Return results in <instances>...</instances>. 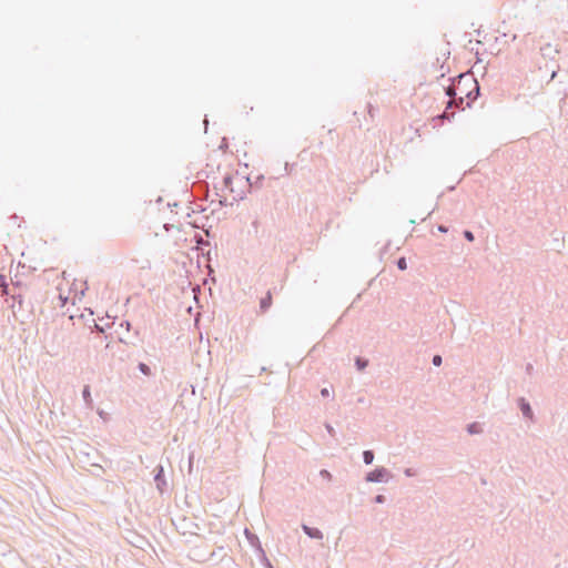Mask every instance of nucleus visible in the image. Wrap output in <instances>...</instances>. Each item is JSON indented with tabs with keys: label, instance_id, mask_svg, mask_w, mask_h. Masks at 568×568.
Here are the masks:
<instances>
[{
	"label": "nucleus",
	"instance_id": "f257e3e1",
	"mask_svg": "<svg viewBox=\"0 0 568 568\" xmlns=\"http://www.w3.org/2000/svg\"><path fill=\"white\" fill-rule=\"evenodd\" d=\"M28 287L21 282L12 284V288H9L7 284L1 287L2 295H7L12 301L9 307L12 310L14 316L20 314L22 317H27L33 308L31 301H27Z\"/></svg>",
	"mask_w": 568,
	"mask_h": 568
},
{
	"label": "nucleus",
	"instance_id": "f03ea898",
	"mask_svg": "<svg viewBox=\"0 0 568 568\" xmlns=\"http://www.w3.org/2000/svg\"><path fill=\"white\" fill-rule=\"evenodd\" d=\"M457 95V108L464 110L463 105L465 98L468 99L466 106L470 108L471 103L479 95V83L469 73H460L458 77L454 78Z\"/></svg>",
	"mask_w": 568,
	"mask_h": 568
},
{
	"label": "nucleus",
	"instance_id": "7ed1b4c3",
	"mask_svg": "<svg viewBox=\"0 0 568 568\" xmlns=\"http://www.w3.org/2000/svg\"><path fill=\"white\" fill-rule=\"evenodd\" d=\"M444 90H445V94L447 97H449V100L447 101L446 109L444 110V112L433 119L434 122L439 121L443 123L444 121H450L455 115L454 112L453 113L448 112L449 109L457 106L458 92H456L454 78L452 79V83L449 85H447Z\"/></svg>",
	"mask_w": 568,
	"mask_h": 568
},
{
	"label": "nucleus",
	"instance_id": "20e7f679",
	"mask_svg": "<svg viewBox=\"0 0 568 568\" xmlns=\"http://www.w3.org/2000/svg\"><path fill=\"white\" fill-rule=\"evenodd\" d=\"M390 478V473L385 467H377L366 474L365 480L368 483H383Z\"/></svg>",
	"mask_w": 568,
	"mask_h": 568
},
{
	"label": "nucleus",
	"instance_id": "39448f33",
	"mask_svg": "<svg viewBox=\"0 0 568 568\" xmlns=\"http://www.w3.org/2000/svg\"><path fill=\"white\" fill-rule=\"evenodd\" d=\"M154 483L156 489L163 494L166 490L168 484L164 476V468L162 465H158L154 469Z\"/></svg>",
	"mask_w": 568,
	"mask_h": 568
},
{
	"label": "nucleus",
	"instance_id": "423d86ee",
	"mask_svg": "<svg viewBox=\"0 0 568 568\" xmlns=\"http://www.w3.org/2000/svg\"><path fill=\"white\" fill-rule=\"evenodd\" d=\"M302 530L312 539L322 540L324 537L323 532L318 528L310 527L305 524L302 525Z\"/></svg>",
	"mask_w": 568,
	"mask_h": 568
},
{
	"label": "nucleus",
	"instance_id": "0eeeda50",
	"mask_svg": "<svg viewBox=\"0 0 568 568\" xmlns=\"http://www.w3.org/2000/svg\"><path fill=\"white\" fill-rule=\"evenodd\" d=\"M518 406L526 418L532 419L534 412L530 404L524 397L518 398Z\"/></svg>",
	"mask_w": 568,
	"mask_h": 568
},
{
	"label": "nucleus",
	"instance_id": "6e6552de",
	"mask_svg": "<svg viewBox=\"0 0 568 568\" xmlns=\"http://www.w3.org/2000/svg\"><path fill=\"white\" fill-rule=\"evenodd\" d=\"M272 293L268 291L264 297L260 301V311L261 313H265L272 306Z\"/></svg>",
	"mask_w": 568,
	"mask_h": 568
},
{
	"label": "nucleus",
	"instance_id": "1a4fd4ad",
	"mask_svg": "<svg viewBox=\"0 0 568 568\" xmlns=\"http://www.w3.org/2000/svg\"><path fill=\"white\" fill-rule=\"evenodd\" d=\"M541 55L545 58L555 59V54H557L559 51L554 48L550 43H546L540 48Z\"/></svg>",
	"mask_w": 568,
	"mask_h": 568
},
{
	"label": "nucleus",
	"instance_id": "9d476101",
	"mask_svg": "<svg viewBox=\"0 0 568 568\" xmlns=\"http://www.w3.org/2000/svg\"><path fill=\"white\" fill-rule=\"evenodd\" d=\"M244 534L248 542L255 548L256 552L258 551V545H262L258 537L251 532L247 528H245Z\"/></svg>",
	"mask_w": 568,
	"mask_h": 568
},
{
	"label": "nucleus",
	"instance_id": "9b49d317",
	"mask_svg": "<svg viewBox=\"0 0 568 568\" xmlns=\"http://www.w3.org/2000/svg\"><path fill=\"white\" fill-rule=\"evenodd\" d=\"M82 397L88 408L93 407V399L91 397L90 386L85 385L82 389Z\"/></svg>",
	"mask_w": 568,
	"mask_h": 568
},
{
	"label": "nucleus",
	"instance_id": "f8f14e48",
	"mask_svg": "<svg viewBox=\"0 0 568 568\" xmlns=\"http://www.w3.org/2000/svg\"><path fill=\"white\" fill-rule=\"evenodd\" d=\"M257 556L265 568H273L270 559L267 558L262 545H258Z\"/></svg>",
	"mask_w": 568,
	"mask_h": 568
},
{
	"label": "nucleus",
	"instance_id": "ddd939ff",
	"mask_svg": "<svg viewBox=\"0 0 568 568\" xmlns=\"http://www.w3.org/2000/svg\"><path fill=\"white\" fill-rule=\"evenodd\" d=\"M467 432L470 435L480 434L483 432V428L479 423L474 422L467 425Z\"/></svg>",
	"mask_w": 568,
	"mask_h": 568
},
{
	"label": "nucleus",
	"instance_id": "4468645a",
	"mask_svg": "<svg viewBox=\"0 0 568 568\" xmlns=\"http://www.w3.org/2000/svg\"><path fill=\"white\" fill-rule=\"evenodd\" d=\"M355 366L358 371H364L368 366V359L357 356L355 358Z\"/></svg>",
	"mask_w": 568,
	"mask_h": 568
},
{
	"label": "nucleus",
	"instance_id": "2eb2a0df",
	"mask_svg": "<svg viewBox=\"0 0 568 568\" xmlns=\"http://www.w3.org/2000/svg\"><path fill=\"white\" fill-rule=\"evenodd\" d=\"M263 180H264V175L260 174L255 178L254 181H252L251 178H247L246 182L248 183L250 187H254V186L261 187Z\"/></svg>",
	"mask_w": 568,
	"mask_h": 568
},
{
	"label": "nucleus",
	"instance_id": "dca6fc26",
	"mask_svg": "<svg viewBox=\"0 0 568 568\" xmlns=\"http://www.w3.org/2000/svg\"><path fill=\"white\" fill-rule=\"evenodd\" d=\"M374 452L373 450H364L363 452V462L366 465H371L374 462Z\"/></svg>",
	"mask_w": 568,
	"mask_h": 568
},
{
	"label": "nucleus",
	"instance_id": "f3484780",
	"mask_svg": "<svg viewBox=\"0 0 568 568\" xmlns=\"http://www.w3.org/2000/svg\"><path fill=\"white\" fill-rule=\"evenodd\" d=\"M138 368L145 376H150L151 375V368L145 363H139Z\"/></svg>",
	"mask_w": 568,
	"mask_h": 568
},
{
	"label": "nucleus",
	"instance_id": "a211bd4d",
	"mask_svg": "<svg viewBox=\"0 0 568 568\" xmlns=\"http://www.w3.org/2000/svg\"><path fill=\"white\" fill-rule=\"evenodd\" d=\"M398 270L405 271L407 268V262L405 257H399L396 262Z\"/></svg>",
	"mask_w": 568,
	"mask_h": 568
},
{
	"label": "nucleus",
	"instance_id": "6ab92c4d",
	"mask_svg": "<svg viewBox=\"0 0 568 568\" xmlns=\"http://www.w3.org/2000/svg\"><path fill=\"white\" fill-rule=\"evenodd\" d=\"M320 476L327 481H331L333 479L332 474L327 469H322L320 471Z\"/></svg>",
	"mask_w": 568,
	"mask_h": 568
},
{
	"label": "nucleus",
	"instance_id": "aec40b11",
	"mask_svg": "<svg viewBox=\"0 0 568 568\" xmlns=\"http://www.w3.org/2000/svg\"><path fill=\"white\" fill-rule=\"evenodd\" d=\"M232 181H233V179L229 174L223 178V183H224L225 187L230 189L231 191H233V189L231 187Z\"/></svg>",
	"mask_w": 568,
	"mask_h": 568
},
{
	"label": "nucleus",
	"instance_id": "412c9836",
	"mask_svg": "<svg viewBox=\"0 0 568 568\" xmlns=\"http://www.w3.org/2000/svg\"><path fill=\"white\" fill-rule=\"evenodd\" d=\"M432 363H433L434 366H437V367L440 366L442 363H443L442 356L438 355V354L434 355L433 358H432Z\"/></svg>",
	"mask_w": 568,
	"mask_h": 568
},
{
	"label": "nucleus",
	"instance_id": "4be33fe9",
	"mask_svg": "<svg viewBox=\"0 0 568 568\" xmlns=\"http://www.w3.org/2000/svg\"><path fill=\"white\" fill-rule=\"evenodd\" d=\"M463 235H464V237H465L467 241H469V242H473V241L475 240V235H474V233H473L471 231H469V230H465V231L463 232Z\"/></svg>",
	"mask_w": 568,
	"mask_h": 568
},
{
	"label": "nucleus",
	"instance_id": "5701e85b",
	"mask_svg": "<svg viewBox=\"0 0 568 568\" xmlns=\"http://www.w3.org/2000/svg\"><path fill=\"white\" fill-rule=\"evenodd\" d=\"M325 428L327 430V433L332 436V437H335L336 436V432L334 429V427L328 424V423H325Z\"/></svg>",
	"mask_w": 568,
	"mask_h": 568
},
{
	"label": "nucleus",
	"instance_id": "b1692460",
	"mask_svg": "<svg viewBox=\"0 0 568 568\" xmlns=\"http://www.w3.org/2000/svg\"><path fill=\"white\" fill-rule=\"evenodd\" d=\"M374 501L376 504H384L386 501V497L384 495H376L374 497Z\"/></svg>",
	"mask_w": 568,
	"mask_h": 568
},
{
	"label": "nucleus",
	"instance_id": "393cba45",
	"mask_svg": "<svg viewBox=\"0 0 568 568\" xmlns=\"http://www.w3.org/2000/svg\"><path fill=\"white\" fill-rule=\"evenodd\" d=\"M404 474L407 476V477H413L416 475V471L413 469V468H406L404 470Z\"/></svg>",
	"mask_w": 568,
	"mask_h": 568
},
{
	"label": "nucleus",
	"instance_id": "a878e982",
	"mask_svg": "<svg viewBox=\"0 0 568 568\" xmlns=\"http://www.w3.org/2000/svg\"><path fill=\"white\" fill-rule=\"evenodd\" d=\"M525 371L528 375H531L534 373V366L532 364L528 363L525 367Z\"/></svg>",
	"mask_w": 568,
	"mask_h": 568
},
{
	"label": "nucleus",
	"instance_id": "bb28decb",
	"mask_svg": "<svg viewBox=\"0 0 568 568\" xmlns=\"http://www.w3.org/2000/svg\"><path fill=\"white\" fill-rule=\"evenodd\" d=\"M321 395L323 397H328L331 395L328 388H322L321 389Z\"/></svg>",
	"mask_w": 568,
	"mask_h": 568
},
{
	"label": "nucleus",
	"instance_id": "cd10ccee",
	"mask_svg": "<svg viewBox=\"0 0 568 568\" xmlns=\"http://www.w3.org/2000/svg\"><path fill=\"white\" fill-rule=\"evenodd\" d=\"M375 111L376 109L372 104H368V113L372 118L374 116Z\"/></svg>",
	"mask_w": 568,
	"mask_h": 568
},
{
	"label": "nucleus",
	"instance_id": "c85d7f7f",
	"mask_svg": "<svg viewBox=\"0 0 568 568\" xmlns=\"http://www.w3.org/2000/svg\"><path fill=\"white\" fill-rule=\"evenodd\" d=\"M437 229H438L439 232H443V233H446L448 231V227L443 225V224L438 225Z\"/></svg>",
	"mask_w": 568,
	"mask_h": 568
},
{
	"label": "nucleus",
	"instance_id": "c756f323",
	"mask_svg": "<svg viewBox=\"0 0 568 568\" xmlns=\"http://www.w3.org/2000/svg\"><path fill=\"white\" fill-rule=\"evenodd\" d=\"M121 326H124V327H126V329H130L131 324H130V322L125 321V322L121 323Z\"/></svg>",
	"mask_w": 568,
	"mask_h": 568
},
{
	"label": "nucleus",
	"instance_id": "7c9ffc66",
	"mask_svg": "<svg viewBox=\"0 0 568 568\" xmlns=\"http://www.w3.org/2000/svg\"><path fill=\"white\" fill-rule=\"evenodd\" d=\"M557 72H558V70H552L551 75H550V80H554L556 78Z\"/></svg>",
	"mask_w": 568,
	"mask_h": 568
},
{
	"label": "nucleus",
	"instance_id": "2f4dec72",
	"mask_svg": "<svg viewBox=\"0 0 568 568\" xmlns=\"http://www.w3.org/2000/svg\"><path fill=\"white\" fill-rule=\"evenodd\" d=\"M476 62H477V63H478V62H481V59H480V57H479V53H478V52L476 53Z\"/></svg>",
	"mask_w": 568,
	"mask_h": 568
},
{
	"label": "nucleus",
	"instance_id": "473e14b6",
	"mask_svg": "<svg viewBox=\"0 0 568 568\" xmlns=\"http://www.w3.org/2000/svg\"><path fill=\"white\" fill-rule=\"evenodd\" d=\"M257 225H258L257 220H255V221H253V222H252V226H253V227H255V229H256V227H257Z\"/></svg>",
	"mask_w": 568,
	"mask_h": 568
},
{
	"label": "nucleus",
	"instance_id": "72a5a7b5",
	"mask_svg": "<svg viewBox=\"0 0 568 568\" xmlns=\"http://www.w3.org/2000/svg\"><path fill=\"white\" fill-rule=\"evenodd\" d=\"M285 170L288 173V170H290L288 163H285Z\"/></svg>",
	"mask_w": 568,
	"mask_h": 568
}]
</instances>
